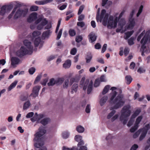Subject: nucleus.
Instances as JSON below:
<instances>
[{"label":"nucleus","mask_w":150,"mask_h":150,"mask_svg":"<svg viewBox=\"0 0 150 150\" xmlns=\"http://www.w3.org/2000/svg\"><path fill=\"white\" fill-rule=\"evenodd\" d=\"M134 31L132 30L130 32H128L125 33L126 37L125 38V39H127L133 33Z\"/></svg>","instance_id":"31"},{"label":"nucleus","mask_w":150,"mask_h":150,"mask_svg":"<svg viewBox=\"0 0 150 150\" xmlns=\"http://www.w3.org/2000/svg\"><path fill=\"white\" fill-rule=\"evenodd\" d=\"M49 121V118H45L42 120L40 121V123L43 125L45 126L48 124Z\"/></svg>","instance_id":"25"},{"label":"nucleus","mask_w":150,"mask_h":150,"mask_svg":"<svg viewBox=\"0 0 150 150\" xmlns=\"http://www.w3.org/2000/svg\"><path fill=\"white\" fill-rule=\"evenodd\" d=\"M143 8V5H141L139 8V10L137 14V16L138 17L140 14L142 12V10Z\"/></svg>","instance_id":"50"},{"label":"nucleus","mask_w":150,"mask_h":150,"mask_svg":"<svg viewBox=\"0 0 150 150\" xmlns=\"http://www.w3.org/2000/svg\"><path fill=\"white\" fill-rule=\"evenodd\" d=\"M110 88V86L109 85H108L105 86L102 91V94L105 95L108 92Z\"/></svg>","instance_id":"32"},{"label":"nucleus","mask_w":150,"mask_h":150,"mask_svg":"<svg viewBox=\"0 0 150 150\" xmlns=\"http://www.w3.org/2000/svg\"><path fill=\"white\" fill-rule=\"evenodd\" d=\"M134 38L131 37L128 40V43L129 45H132L134 43Z\"/></svg>","instance_id":"43"},{"label":"nucleus","mask_w":150,"mask_h":150,"mask_svg":"<svg viewBox=\"0 0 150 150\" xmlns=\"http://www.w3.org/2000/svg\"><path fill=\"white\" fill-rule=\"evenodd\" d=\"M108 97L106 96H104L100 100V103L101 106H103L107 100Z\"/></svg>","instance_id":"15"},{"label":"nucleus","mask_w":150,"mask_h":150,"mask_svg":"<svg viewBox=\"0 0 150 150\" xmlns=\"http://www.w3.org/2000/svg\"><path fill=\"white\" fill-rule=\"evenodd\" d=\"M138 147V145L137 144H134L131 147L130 150H136Z\"/></svg>","instance_id":"64"},{"label":"nucleus","mask_w":150,"mask_h":150,"mask_svg":"<svg viewBox=\"0 0 150 150\" xmlns=\"http://www.w3.org/2000/svg\"><path fill=\"white\" fill-rule=\"evenodd\" d=\"M139 130L140 132V133L142 132V133L146 135L148 131L147 129H146L145 128H142L140 129H139Z\"/></svg>","instance_id":"51"},{"label":"nucleus","mask_w":150,"mask_h":150,"mask_svg":"<svg viewBox=\"0 0 150 150\" xmlns=\"http://www.w3.org/2000/svg\"><path fill=\"white\" fill-rule=\"evenodd\" d=\"M92 58V56L91 54L90 53L88 54L86 58V63H88L90 62L91 61Z\"/></svg>","instance_id":"33"},{"label":"nucleus","mask_w":150,"mask_h":150,"mask_svg":"<svg viewBox=\"0 0 150 150\" xmlns=\"http://www.w3.org/2000/svg\"><path fill=\"white\" fill-rule=\"evenodd\" d=\"M100 83V81L99 78L97 79L95 81L94 86L95 87H96L99 86Z\"/></svg>","instance_id":"41"},{"label":"nucleus","mask_w":150,"mask_h":150,"mask_svg":"<svg viewBox=\"0 0 150 150\" xmlns=\"http://www.w3.org/2000/svg\"><path fill=\"white\" fill-rule=\"evenodd\" d=\"M129 105H126L124 106L121 110V114L120 119L121 121H122V123L124 125L127 123V120L124 119V118L129 117L130 115L131 111Z\"/></svg>","instance_id":"1"},{"label":"nucleus","mask_w":150,"mask_h":150,"mask_svg":"<svg viewBox=\"0 0 150 150\" xmlns=\"http://www.w3.org/2000/svg\"><path fill=\"white\" fill-rule=\"evenodd\" d=\"M38 8V7L36 6H32L30 9V11H37Z\"/></svg>","instance_id":"46"},{"label":"nucleus","mask_w":150,"mask_h":150,"mask_svg":"<svg viewBox=\"0 0 150 150\" xmlns=\"http://www.w3.org/2000/svg\"><path fill=\"white\" fill-rule=\"evenodd\" d=\"M47 23V21L46 20V19L45 18L43 19L40 23L43 26H44L46 25Z\"/></svg>","instance_id":"63"},{"label":"nucleus","mask_w":150,"mask_h":150,"mask_svg":"<svg viewBox=\"0 0 150 150\" xmlns=\"http://www.w3.org/2000/svg\"><path fill=\"white\" fill-rule=\"evenodd\" d=\"M28 97V94L26 93L25 94L22 95L20 97L21 100L22 101H24L27 100Z\"/></svg>","instance_id":"26"},{"label":"nucleus","mask_w":150,"mask_h":150,"mask_svg":"<svg viewBox=\"0 0 150 150\" xmlns=\"http://www.w3.org/2000/svg\"><path fill=\"white\" fill-rule=\"evenodd\" d=\"M41 40L40 37H38L36 38L34 41V46L35 47H37L38 46L39 44L41 42Z\"/></svg>","instance_id":"16"},{"label":"nucleus","mask_w":150,"mask_h":150,"mask_svg":"<svg viewBox=\"0 0 150 150\" xmlns=\"http://www.w3.org/2000/svg\"><path fill=\"white\" fill-rule=\"evenodd\" d=\"M62 29H61L60 30L57 34V37L56 38L57 40H59L61 38V35H62Z\"/></svg>","instance_id":"53"},{"label":"nucleus","mask_w":150,"mask_h":150,"mask_svg":"<svg viewBox=\"0 0 150 150\" xmlns=\"http://www.w3.org/2000/svg\"><path fill=\"white\" fill-rule=\"evenodd\" d=\"M6 7L5 6H2L1 8L0 11V15L4 16L6 13Z\"/></svg>","instance_id":"34"},{"label":"nucleus","mask_w":150,"mask_h":150,"mask_svg":"<svg viewBox=\"0 0 150 150\" xmlns=\"http://www.w3.org/2000/svg\"><path fill=\"white\" fill-rule=\"evenodd\" d=\"M71 65V61L70 59H67L63 65V66L65 69H68L70 67Z\"/></svg>","instance_id":"14"},{"label":"nucleus","mask_w":150,"mask_h":150,"mask_svg":"<svg viewBox=\"0 0 150 150\" xmlns=\"http://www.w3.org/2000/svg\"><path fill=\"white\" fill-rule=\"evenodd\" d=\"M77 50L75 48H74L72 49L70 51V54L73 55H74L76 54V53Z\"/></svg>","instance_id":"61"},{"label":"nucleus","mask_w":150,"mask_h":150,"mask_svg":"<svg viewBox=\"0 0 150 150\" xmlns=\"http://www.w3.org/2000/svg\"><path fill=\"white\" fill-rule=\"evenodd\" d=\"M76 130L79 133H82L84 131V128L82 126L79 125L77 127Z\"/></svg>","instance_id":"30"},{"label":"nucleus","mask_w":150,"mask_h":150,"mask_svg":"<svg viewBox=\"0 0 150 150\" xmlns=\"http://www.w3.org/2000/svg\"><path fill=\"white\" fill-rule=\"evenodd\" d=\"M120 20V19L117 17H116L114 20H113V26L114 27H116L117 23Z\"/></svg>","instance_id":"48"},{"label":"nucleus","mask_w":150,"mask_h":150,"mask_svg":"<svg viewBox=\"0 0 150 150\" xmlns=\"http://www.w3.org/2000/svg\"><path fill=\"white\" fill-rule=\"evenodd\" d=\"M106 10L103 9L101 11L100 16H99V14H97L96 16V20L97 22L99 21L100 22H102L104 15L106 14Z\"/></svg>","instance_id":"9"},{"label":"nucleus","mask_w":150,"mask_h":150,"mask_svg":"<svg viewBox=\"0 0 150 150\" xmlns=\"http://www.w3.org/2000/svg\"><path fill=\"white\" fill-rule=\"evenodd\" d=\"M89 79H86V81L84 83V85H83V90L85 91L86 90L87 87L88 86V84H89Z\"/></svg>","instance_id":"37"},{"label":"nucleus","mask_w":150,"mask_h":150,"mask_svg":"<svg viewBox=\"0 0 150 150\" xmlns=\"http://www.w3.org/2000/svg\"><path fill=\"white\" fill-rule=\"evenodd\" d=\"M139 127L137 126H135V125H134L133 127H132L130 130V131L131 132H134Z\"/></svg>","instance_id":"56"},{"label":"nucleus","mask_w":150,"mask_h":150,"mask_svg":"<svg viewBox=\"0 0 150 150\" xmlns=\"http://www.w3.org/2000/svg\"><path fill=\"white\" fill-rule=\"evenodd\" d=\"M50 33V30H48L44 32L42 34V38H45L49 36Z\"/></svg>","instance_id":"36"},{"label":"nucleus","mask_w":150,"mask_h":150,"mask_svg":"<svg viewBox=\"0 0 150 150\" xmlns=\"http://www.w3.org/2000/svg\"><path fill=\"white\" fill-rule=\"evenodd\" d=\"M149 37V35H145L142 39L140 42L142 44L140 49V50L141 51H144V50L146 49V46L145 44L148 41Z\"/></svg>","instance_id":"5"},{"label":"nucleus","mask_w":150,"mask_h":150,"mask_svg":"<svg viewBox=\"0 0 150 150\" xmlns=\"http://www.w3.org/2000/svg\"><path fill=\"white\" fill-rule=\"evenodd\" d=\"M28 12V9L25 8L23 10L21 9H18L14 16L13 18L15 19H17L21 17L22 15L25 16Z\"/></svg>","instance_id":"4"},{"label":"nucleus","mask_w":150,"mask_h":150,"mask_svg":"<svg viewBox=\"0 0 150 150\" xmlns=\"http://www.w3.org/2000/svg\"><path fill=\"white\" fill-rule=\"evenodd\" d=\"M37 13L36 12H33L29 16L28 18L27 19V21L29 23H31L34 21L37 18Z\"/></svg>","instance_id":"7"},{"label":"nucleus","mask_w":150,"mask_h":150,"mask_svg":"<svg viewBox=\"0 0 150 150\" xmlns=\"http://www.w3.org/2000/svg\"><path fill=\"white\" fill-rule=\"evenodd\" d=\"M11 65L12 66H14L15 65L18 64L20 62V59L17 57H12L11 59Z\"/></svg>","instance_id":"10"},{"label":"nucleus","mask_w":150,"mask_h":150,"mask_svg":"<svg viewBox=\"0 0 150 150\" xmlns=\"http://www.w3.org/2000/svg\"><path fill=\"white\" fill-rule=\"evenodd\" d=\"M125 79L126 81V83L129 85L130 84L132 80V79L130 75H127L125 76Z\"/></svg>","instance_id":"21"},{"label":"nucleus","mask_w":150,"mask_h":150,"mask_svg":"<svg viewBox=\"0 0 150 150\" xmlns=\"http://www.w3.org/2000/svg\"><path fill=\"white\" fill-rule=\"evenodd\" d=\"M125 24V21L124 19L122 18L120 19L119 21L118 26L121 29L123 28V26Z\"/></svg>","instance_id":"20"},{"label":"nucleus","mask_w":150,"mask_h":150,"mask_svg":"<svg viewBox=\"0 0 150 150\" xmlns=\"http://www.w3.org/2000/svg\"><path fill=\"white\" fill-rule=\"evenodd\" d=\"M61 19H59L58 22V23L55 30V33H57L59 29V28L61 23Z\"/></svg>","instance_id":"55"},{"label":"nucleus","mask_w":150,"mask_h":150,"mask_svg":"<svg viewBox=\"0 0 150 150\" xmlns=\"http://www.w3.org/2000/svg\"><path fill=\"white\" fill-rule=\"evenodd\" d=\"M141 110L139 108L136 110L134 112L133 114L131 116L133 118H135L141 112Z\"/></svg>","instance_id":"22"},{"label":"nucleus","mask_w":150,"mask_h":150,"mask_svg":"<svg viewBox=\"0 0 150 150\" xmlns=\"http://www.w3.org/2000/svg\"><path fill=\"white\" fill-rule=\"evenodd\" d=\"M117 94V92L116 91H114L111 93V97L110 98V102L111 103L114 99L115 97Z\"/></svg>","instance_id":"23"},{"label":"nucleus","mask_w":150,"mask_h":150,"mask_svg":"<svg viewBox=\"0 0 150 150\" xmlns=\"http://www.w3.org/2000/svg\"><path fill=\"white\" fill-rule=\"evenodd\" d=\"M134 121V118H133V117H132V116H131L130 119L129 120V121L128 122V123L127 124V126L129 127L130 126H131L133 124Z\"/></svg>","instance_id":"42"},{"label":"nucleus","mask_w":150,"mask_h":150,"mask_svg":"<svg viewBox=\"0 0 150 150\" xmlns=\"http://www.w3.org/2000/svg\"><path fill=\"white\" fill-rule=\"evenodd\" d=\"M69 132H63L62 134V137L64 139H67V138L69 136Z\"/></svg>","instance_id":"38"},{"label":"nucleus","mask_w":150,"mask_h":150,"mask_svg":"<svg viewBox=\"0 0 150 150\" xmlns=\"http://www.w3.org/2000/svg\"><path fill=\"white\" fill-rule=\"evenodd\" d=\"M40 34V33L38 31H35L32 33V36L33 37H35L39 35Z\"/></svg>","instance_id":"47"},{"label":"nucleus","mask_w":150,"mask_h":150,"mask_svg":"<svg viewBox=\"0 0 150 150\" xmlns=\"http://www.w3.org/2000/svg\"><path fill=\"white\" fill-rule=\"evenodd\" d=\"M30 52L25 47L21 46L20 49L16 52V54L18 57L21 58L27 54H30Z\"/></svg>","instance_id":"3"},{"label":"nucleus","mask_w":150,"mask_h":150,"mask_svg":"<svg viewBox=\"0 0 150 150\" xmlns=\"http://www.w3.org/2000/svg\"><path fill=\"white\" fill-rule=\"evenodd\" d=\"M69 81L68 79L66 80L63 84V88H67L68 86Z\"/></svg>","instance_id":"52"},{"label":"nucleus","mask_w":150,"mask_h":150,"mask_svg":"<svg viewBox=\"0 0 150 150\" xmlns=\"http://www.w3.org/2000/svg\"><path fill=\"white\" fill-rule=\"evenodd\" d=\"M116 112V111L114 110H112L110 113L107 116V118L108 119H110L115 114Z\"/></svg>","instance_id":"45"},{"label":"nucleus","mask_w":150,"mask_h":150,"mask_svg":"<svg viewBox=\"0 0 150 150\" xmlns=\"http://www.w3.org/2000/svg\"><path fill=\"white\" fill-rule=\"evenodd\" d=\"M35 69L34 67H31L30 68L29 70L28 71L30 74H33L35 72Z\"/></svg>","instance_id":"57"},{"label":"nucleus","mask_w":150,"mask_h":150,"mask_svg":"<svg viewBox=\"0 0 150 150\" xmlns=\"http://www.w3.org/2000/svg\"><path fill=\"white\" fill-rule=\"evenodd\" d=\"M78 87V84L77 83H74L71 87V93H73L74 92H76L77 91V89Z\"/></svg>","instance_id":"17"},{"label":"nucleus","mask_w":150,"mask_h":150,"mask_svg":"<svg viewBox=\"0 0 150 150\" xmlns=\"http://www.w3.org/2000/svg\"><path fill=\"white\" fill-rule=\"evenodd\" d=\"M69 33L70 36L73 37L76 34L75 31L73 29H70L69 31Z\"/></svg>","instance_id":"35"},{"label":"nucleus","mask_w":150,"mask_h":150,"mask_svg":"<svg viewBox=\"0 0 150 150\" xmlns=\"http://www.w3.org/2000/svg\"><path fill=\"white\" fill-rule=\"evenodd\" d=\"M64 79L63 78H58L57 80H55L56 84H61L63 82Z\"/></svg>","instance_id":"40"},{"label":"nucleus","mask_w":150,"mask_h":150,"mask_svg":"<svg viewBox=\"0 0 150 150\" xmlns=\"http://www.w3.org/2000/svg\"><path fill=\"white\" fill-rule=\"evenodd\" d=\"M77 26L81 28H83L85 25V23L83 22H78L77 23Z\"/></svg>","instance_id":"58"},{"label":"nucleus","mask_w":150,"mask_h":150,"mask_svg":"<svg viewBox=\"0 0 150 150\" xmlns=\"http://www.w3.org/2000/svg\"><path fill=\"white\" fill-rule=\"evenodd\" d=\"M140 133L139 129L133 135V137L134 138H136L139 136Z\"/></svg>","instance_id":"54"},{"label":"nucleus","mask_w":150,"mask_h":150,"mask_svg":"<svg viewBox=\"0 0 150 150\" xmlns=\"http://www.w3.org/2000/svg\"><path fill=\"white\" fill-rule=\"evenodd\" d=\"M40 86H36L34 87L33 89V93H32L30 96L33 95L34 98H35L38 96V92L40 89Z\"/></svg>","instance_id":"8"},{"label":"nucleus","mask_w":150,"mask_h":150,"mask_svg":"<svg viewBox=\"0 0 150 150\" xmlns=\"http://www.w3.org/2000/svg\"><path fill=\"white\" fill-rule=\"evenodd\" d=\"M56 84L55 80L53 78L50 79V81L47 83V85L48 86H52Z\"/></svg>","instance_id":"29"},{"label":"nucleus","mask_w":150,"mask_h":150,"mask_svg":"<svg viewBox=\"0 0 150 150\" xmlns=\"http://www.w3.org/2000/svg\"><path fill=\"white\" fill-rule=\"evenodd\" d=\"M107 23L108 27H110L112 28L113 26V17L112 16H109Z\"/></svg>","instance_id":"13"},{"label":"nucleus","mask_w":150,"mask_h":150,"mask_svg":"<svg viewBox=\"0 0 150 150\" xmlns=\"http://www.w3.org/2000/svg\"><path fill=\"white\" fill-rule=\"evenodd\" d=\"M100 81V82H105L106 81L105 78V75H103L101 76L99 79Z\"/></svg>","instance_id":"62"},{"label":"nucleus","mask_w":150,"mask_h":150,"mask_svg":"<svg viewBox=\"0 0 150 150\" xmlns=\"http://www.w3.org/2000/svg\"><path fill=\"white\" fill-rule=\"evenodd\" d=\"M17 83L18 81L16 80L14 81L13 83H12L8 88V91H11L13 88H14L16 86Z\"/></svg>","instance_id":"19"},{"label":"nucleus","mask_w":150,"mask_h":150,"mask_svg":"<svg viewBox=\"0 0 150 150\" xmlns=\"http://www.w3.org/2000/svg\"><path fill=\"white\" fill-rule=\"evenodd\" d=\"M93 88V83L91 82L88 85L87 90V93L88 94L90 93L91 92Z\"/></svg>","instance_id":"27"},{"label":"nucleus","mask_w":150,"mask_h":150,"mask_svg":"<svg viewBox=\"0 0 150 150\" xmlns=\"http://www.w3.org/2000/svg\"><path fill=\"white\" fill-rule=\"evenodd\" d=\"M111 103L115 105L111 108V110L117 109L121 107L125 103L123 100V96L122 95H118Z\"/></svg>","instance_id":"2"},{"label":"nucleus","mask_w":150,"mask_h":150,"mask_svg":"<svg viewBox=\"0 0 150 150\" xmlns=\"http://www.w3.org/2000/svg\"><path fill=\"white\" fill-rule=\"evenodd\" d=\"M137 71L138 72L141 74L145 72V70L142 67H140L137 70Z\"/></svg>","instance_id":"59"},{"label":"nucleus","mask_w":150,"mask_h":150,"mask_svg":"<svg viewBox=\"0 0 150 150\" xmlns=\"http://www.w3.org/2000/svg\"><path fill=\"white\" fill-rule=\"evenodd\" d=\"M142 118V116L141 115L138 117L137 118L134 124V125H135V126H137L139 127V125L141 121Z\"/></svg>","instance_id":"24"},{"label":"nucleus","mask_w":150,"mask_h":150,"mask_svg":"<svg viewBox=\"0 0 150 150\" xmlns=\"http://www.w3.org/2000/svg\"><path fill=\"white\" fill-rule=\"evenodd\" d=\"M109 17V14L108 13H106L105 15L103 18V24L104 26H106L108 21V18Z\"/></svg>","instance_id":"18"},{"label":"nucleus","mask_w":150,"mask_h":150,"mask_svg":"<svg viewBox=\"0 0 150 150\" xmlns=\"http://www.w3.org/2000/svg\"><path fill=\"white\" fill-rule=\"evenodd\" d=\"M37 113H36L35 114L34 116L30 119V120L32 122H34L36 121L38 122L39 121L37 117Z\"/></svg>","instance_id":"39"},{"label":"nucleus","mask_w":150,"mask_h":150,"mask_svg":"<svg viewBox=\"0 0 150 150\" xmlns=\"http://www.w3.org/2000/svg\"><path fill=\"white\" fill-rule=\"evenodd\" d=\"M83 40V37L81 35L77 36L76 38V41L77 42H79Z\"/></svg>","instance_id":"49"},{"label":"nucleus","mask_w":150,"mask_h":150,"mask_svg":"<svg viewBox=\"0 0 150 150\" xmlns=\"http://www.w3.org/2000/svg\"><path fill=\"white\" fill-rule=\"evenodd\" d=\"M89 40L91 43L95 42L96 40L97 36L93 32H91L88 35Z\"/></svg>","instance_id":"11"},{"label":"nucleus","mask_w":150,"mask_h":150,"mask_svg":"<svg viewBox=\"0 0 150 150\" xmlns=\"http://www.w3.org/2000/svg\"><path fill=\"white\" fill-rule=\"evenodd\" d=\"M91 109L90 105V104H88L86 106L85 111L87 113H89L90 112Z\"/></svg>","instance_id":"60"},{"label":"nucleus","mask_w":150,"mask_h":150,"mask_svg":"<svg viewBox=\"0 0 150 150\" xmlns=\"http://www.w3.org/2000/svg\"><path fill=\"white\" fill-rule=\"evenodd\" d=\"M129 24L128 25L127 28H129L132 29L134 26L135 24L134 18H129Z\"/></svg>","instance_id":"12"},{"label":"nucleus","mask_w":150,"mask_h":150,"mask_svg":"<svg viewBox=\"0 0 150 150\" xmlns=\"http://www.w3.org/2000/svg\"><path fill=\"white\" fill-rule=\"evenodd\" d=\"M31 104L29 101L25 102L24 104L23 109L24 110H25L28 108L30 105Z\"/></svg>","instance_id":"28"},{"label":"nucleus","mask_w":150,"mask_h":150,"mask_svg":"<svg viewBox=\"0 0 150 150\" xmlns=\"http://www.w3.org/2000/svg\"><path fill=\"white\" fill-rule=\"evenodd\" d=\"M23 44L29 49L30 52V54H31L33 52V47L31 45V42L27 40H25L23 41Z\"/></svg>","instance_id":"6"},{"label":"nucleus","mask_w":150,"mask_h":150,"mask_svg":"<svg viewBox=\"0 0 150 150\" xmlns=\"http://www.w3.org/2000/svg\"><path fill=\"white\" fill-rule=\"evenodd\" d=\"M82 137L79 135H76L75 136L74 139L77 142H79L82 140Z\"/></svg>","instance_id":"44"}]
</instances>
